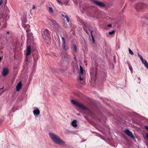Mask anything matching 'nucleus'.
Returning a JSON list of instances; mask_svg holds the SVG:
<instances>
[{
    "mask_svg": "<svg viewBox=\"0 0 148 148\" xmlns=\"http://www.w3.org/2000/svg\"><path fill=\"white\" fill-rule=\"evenodd\" d=\"M49 135L53 141L55 143L61 145H65V142L54 133L50 132Z\"/></svg>",
    "mask_w": 148,
    "mask_h": 148,
    "instance_id": "obj_1",
    "label": "nucleus"
},
{
    "mask_svg": "<svg viewBox=\"0 0 148 148\" xmlns=\"http://www.w3.org/2000/svg\"><path fill=\"white\" fill-rule=\"evenodd\" d=\"M49 135L53 141L55 143L61 145H65V142L54 133L50 132Z\"/></svg>",
    "mask_w": 148,
    "mask_h": 148,
    "instance_id": "obj_2",
    "label": "nucleus"
},
{
    "mask_svg": "<svg viewBox=\"0 0 148 148\" xmlns=\"http://www.w3.org/2000/svg\"><path fill=\"white\" fill-rule=\"evenodd\" d=\"M71 102L73 104L82 110H88V108L84 105L81 103H79L76 102L73 99H72L71 101Z\"/></svg>",
    "mask_w": 148,
    "mask_h": 148,
    "instance_id": "obj_3",
    "label": "nucleus"
},
{
    "mask_svg": "<svg viewBox=\"0 0 148 148\" xmlns=\"http://www.w3.org/2000/svg\"><path fill=\"white\" fill-rule=\"evenodd\" d=\"M134 6L137 11H140L143 10L145 9L146 7L147 8V7L145 4L140 3L135 4Z\"/></svg>",
    "mask_w": 148,
    "mask_h": 148,
    "instance_id": "obj_4",
    "label": "nucleus"
},
{
    "mask_svg": "<svg viewBox=\"0 0 148 148\" xmlns=\"http://www.w3.org/2000/svg\"><path fill=\"white\" fill-rule=\"evenodd\" d=\"M9 10L7 6H4V8L2 13V18H9Z\"/></svg>",
    "mask_w": 148,
    "mask_h": 148,
    "instance_id": "obj_5",
    "label": "nucleus"
},
{
    "mask_svg": "<svg viewBox=\"0 0 148 148\" xmlns=\"http://www.w3.org/2000/svg\"><path fill=\"white\" fill-rule=\"evenodd\" d=\"M50 21V24L52 25V26L56 30H58L60 28V26L58 25V24L56 22V21L54 20L53 19H48Z\"/></svg>",
    "mask_w": 148,
    "mask_h": 148,
    "instance_id": "obj_6",
    "label": "nucleus"
},
{
    "mask_svg": "<svg viewBox=\"0 0 148 148\" xmlns=\"http://www.w3.org/2000/svg\"><path fill=\"white\" fill-rule=\"evenodd\" d=\"M90 73L91 77H96L97 71L96 69L91 68L90 70Z\"/></svg>",
    "mask_w": 148,
    "mask_h": 148,
    "instance_id": "obj_7",
    "label": "nucleus"
},
{
    "mask_svg": "<svg viewBox=\"0 0 148 148\" xmlns=\"http://www.w3.org/2000/svg\"><path fill=\"white\" fill-rule=\"evenodd\" d=\"M124 132L127 135L131 138L134 139L135 138V137L133 135V133L129 129H126L124 131Z\"/></svg>",
    "mask_w": 148,
    "mask_h": 148,
    "instance_id": "obj_8",
    "label": "nucleus"
},
{
    "mask_svg": "<svg viewBox=\"0 0 148 148\" xmlns=\"http://www.w3.org/2000/svg\"><path fill=\"white\" fill-rule=\"evenodd\" d=\"M93 2L94 3L97 5L98 6L101 7H104L105 6V5L103 2L99 1H95V0H93Z\"/></svg>",
    "mask_w": 148,
    "mask_h": 148,
    "instance_id": "obj_9",
    "label": "nucleus"
},
{
    "mask_svg": "<svg viewBox=\"0 0 148 148\" xmlns=\"http://www.w3.org/2000/svg\"><path fill=\"white\" fill-rule=\"evenodd\" d=\"M79 68L80 74L79 76V79L80 81H82L84 79V78L82 76L84 74L83 70V68L81 66H80Z\"/></svg>",
    "mask_w": 148,
    "mask_h": 148,
    "instance_id": "obj_10",
    "label": "nucleus"
},
{
    "mask_svg": "<svg viewBox=\"0 0 148 148\" xmlns=\"http://www.w3.org/2000/svg\"><path fill=\"white\" fill-rule=\"evenodd\" d=\"M45 35H43V38L45 40V42L47 44L50 45L51 44V38L50 37H44Z\"/></svg>",
    "mask_w": 148,
    "mask_h": 148,
    "instance_id": "obj_11",
    "label": "nucleus"
},
{
    "mask_svg": "<svg viewBox=\"0 0 148 148\" xmlns=\"http://www.w3.org/2000/svg\"><path fill=\"white\" fill-rule=\"evenodd\" d=\"M23 27L26 29V31L27 34L28 33L31 31V29H30V25L28 24H23Z\"/></svg>",
    "mask_w": 148,
    "mask_h": 148,
    "instance_id": "obj_12",
    "label": "nucleus"
},
{
    "mask_svg": "<svg viewBox=\"0 0 148 148\" xmlns=\"http://www.w3.org/2000/svg\"><path fill=\"white\" fill-rule=\"evenodd\" d=\"M43 35H45L44 37H50V32L47 29H45V31L42 34V37H43Z\"/></svg>",
    "mask_w": 148,
    "mask_h": 148,
    "instance_id": "obj_13",
    "label": "nucleus"
},
{
    "mask_svg": "<svg viewBox=\"0 0 148 148\" xmlns=\"http://www.w3.org/2000/svg\"><path fill=\"white\" fill-rule=\"evenodd\" d=\"M35 52L36 53L33 54H32V56L33 57L34 61H37L39 58V56L38 53L36 51H35Z\"/></svg>",
    "mask_w": 148,
    "mask_h": 148,
    "instance_id": "obj_14",
    "label": "nucleus"
},
{
    "mask_svg": "<svg viewBox=\"0 0 148 148\" xmlns=\"http://www.w3.org/2000/svg\"><path fill=\"white\" fill-rule=\"evenodd\" d=\"M9 73L8 68H4L2 72V74L3 76H5Z\"/></svg>",
    "mask_w": 148,
    "mask_h": 148,
    "instance_id": "obj_15",
    "label": "nucleus"
},
{
    "mask_svg": "<svg viewBox=\"0 0 148 148\" xmlns=\"http://www.w3.org/2000/svg\"><path fill=\"white\" fill-rule=\"evenodd\" d=\"M27 51L26 53V56H28L30 55L31 53V46L30 45L27 46Z\"/></svg>",
    "mask_w": 148,
    "mask_h": 148,
    "instance_id": "obj_16",
    "label": "nucleus"
},
{
    "mask_svg": "<svg viewBox=\"0 0 148 148\" xmlns=\"http://www.w3.org/2000/svg\"><path fill=\"white\" fill-rule=\"evenodd\" d=\"M27 40H28L32 39L34 38V37L33 36V34L32 32L27 33Z\"/></svg>",
    "mask_w": 148,
    "mask_h": 148,
    "instance_id": "obj_17",
    "label": "nucleus"
},
{
    "mask_svg": "<svg viewBox=\"0 0 148 148\" xmlns=\"http://www.w3.org/2000/svg\"><path fill=\"white\" fill-rule=\"evenodd\" d=\"M33 112L35 116L38 115L40 114V111L38 108H36V109L34 110Z\"/></svg>",
    "mask_w": 148,
    "mask_h": 148,
    "instance_id": "obj_18",
    "label": "nucleus"
},
{
    "mask_svg": "<svg viewBox=\"0 0 148 148\" xmlns=\"http://www.w3.org/2000/svg\"><path fill=\"white\" fill-rule=\"evenodd\" d=\"M22 87V84L21 81L20 82L18 83L17 85L16 86V91H18Z\"/></svg>",
    "mask_w": 148,
    "mask_h": 148,
    "instance_id": "obj_19",
    "label": "nucleus"
},
{
    "mask_svg": "<svg viewBox=\"0 0 148 148\" xmlns=\"http://www.w3.org/2000/svg\"><path fill=\"white\" fill-rule=\"evenodd\" d=\"M71 48L75 53H76L77 51V47L76 44L75 43H73Z\"/></svg>",
    "mask_w": 148,
    "mask_h": 148,
    "instance_id": "obj_20",
    "label": "nucleus"
},
{
    "mask_svg": "<svg viewBox=\"0 0 148 148\" xmlns=\"http://www.w3.org/2000/svg\"><path fill=\"white\" fill-rule=\"evenodd\" d=\"M77 121L76 120H73L71 123L72 126L74 127H77Z\"/></svg>",
    "mask_w": 148,
    "mask_h": 148,
    "instance_id": "obj_21",
    "label": "nucleus"
},
{
    "mask_svg": "<svg viewBox=\"0 0 148 148\" xmlns=\"http://www.w3.org/2000/svg\"><path fill=\"white\" fill-rule=\"evenodd\" d=\"M142 63L144 64L145 66L148 69V63L145 60L143 59V61H142Z\"/></svg>",
    "mask_w": 148,
    "mask_h": 148,
    "instance_id": "obj_22",
    "label": "nucleus"
},
{
    "mask_svg": "<svg viewBox=\"0 0 148 148\" xmlns=\"http://www.w3.org/2000/svg\"><path fill=\"white\" fill-rule=\"evenodd\" d=\"M127 63L128 64V66L129 67V69L131 71V73H132L133 72V69H132V67L131 65H130L129 62L128 61L127 62Z\"/></svg>",
    "mask_w": 148,
    "mask_h": 148,
    "instance_id": "obj_23",
    "label": "nucleus"
},
{
    "mask_svg": "<svg viewBox=\"0 0 148 148\" xmlns=\"http://www.w3.org/2000/svg\"><path fill=\"white\" fill-rule=\"evenodd\" d=\"M65 44V42L64 43H62V45L64 49L65 50H66L69 49V47L68 46H66Z\"/></svg>",
    "mask_w": 148,
    "mask_h": 148,
    "instance_id": "obj_24",
    "label": "nucleus"
},
{
    "mask_svg": "<svg viewBox=\"0 0 148 148\" xmlns=\"http://www.w3.org/2000/svg\"><path fill=\"white\" fill-rule=\"evenodd\" d=\"M49 12L50 13H52L54 12V10L53 8L51 7L49 8Z\"/></svg>",
    "mask_w": 148,
    "mask_h": 148,
    "instance_id": "obj_25",
    "label": "nucleus"
},
{
    "mask_svg": "<svg viewBox=\"0 0 148 148\" xmlns=\"http://www.w3.org/2000/svg\"><path fill=\"white\" fill-rule=\"evenodd\" d=\"M21 21L22 26L23 24H25L26 23L27 21V19H21Z\"/></svg>",
    "mask_w": 148,
    "mask_h": 148,
    "instance_id": "obj_26",
    "label": "nucleus"
},
{
    "mask_svg": "<svg viewBox=\"0 0 148 148\" xmlns=\"http://www.w3.org/2000/svg\"><path fill=\"white\" fill-rule=\"evenodd\" d=\"M78 23L80 25L84 24V22L82 19H79L78 20Z\"/></svg>",
    "mask_w": 148,
    "mask_h": 148,
    "instance_id": "obj_27",
    "label": "nucleus"
},
{
    "mask_svg": "<svg viewBox=\"0 0 148 148\" xmlns=\"http://www.w3.org/2000/svg\"><path fill=\"white\" fill-rule=\"evenodd\" d=\"M61 15L63 17H64L66 18H69L68 17L67 14L64 13L63 14H61Z\"/></svg>",
    "mask_w": 148,
    "mask_h": 148,
    "instance_id": "obj_28",
    "label": "nucleus"
},
{
    "mask_svg": "<svg viewBox=\"0 0 148 148\" xmlns=\"http://www.w3.org/2000/svg\"><path fill=\"white\" fill-rule=\"evenodd\" d=\"M138 55L139 58L140 59V60H141V61H143V58L142 56L141 55H140L139 53H138Z\"/></svg>",
    "mask_w": 148,
    "mask_h": 148,
    "instance_id": "obj_29",
    "label": "nucleus"
},
{
    "mask_svg": "<svg viewBox=\"0 0 148 148\" xmlns=\"http://www.w3.org/2000/svg\"><path fill=\"white\" fill-rule=\"evenodd\" d=\"M115 32V30H113L111 32H109V34L110 35H112Z\"/></svg>",
    "mask_w": 148,
    "mask_h": 148,
    "instance_id": "obj_30",
    "label": "nucleus"
},
{
    "mask_svg": "<svg viewBox=\"0 0 148 148\" xmlns=\"http://www.w3.org/2000/svg\"><path fill=\"white\" fill-rule=\"evenodd\" d=\"M128 50L129 51V53L132 55H133L134 54L133 53L130 48H129Z\"/></svg>",
    "mask_w": 148,
    "mask_h": 148,
    "instance_id": "obj_31",
    "label": "nucleus"
},
{
    "mask_svg": "<svg viewBox=\"0 0 148 148\" xmlns=\"http://www.w3.org/2000/svg\"><path fill=\"white\" fill-rule=\"evenodd\" d=\"M36 61H34V62L33 63V66L35 68L36 66Z\"/></svg>",
    "mask_w": 148,
    "mask_h": 148,
    "instance_id": "obj_32",
    "label": "nucleus"
},
{
    "mask_svg": "<svg viewBox=\"0 0 148 148\" xmlns=\"http://www.w3.org/2000/svg\"><path fill=\"white\" fill-rule=\"evenodd\" d=\"M61 38L62 39V43H64L65 42V40L64 38L63 37H62Z\"/></svg>",
    "mask_w": 148,
    "mask_h": 148,
    "instance_id": "obj_33",
    "label": "nucleus"
},
{
    "mask_svg": "<svg viewBox=\"0 0 148 148\" xmlns=\"http://www.w3.org/2000/svg\"><path fill=\"white\" fill-rule=\"evenodd\" d=\"M91 38H92L93 43H94L95 42V39H94L93 36H92V37H91Z\"/></svg>",
    "mask_w": 148,
    "mask_h": 148,
    "instance_id": "obj_34",
    "label": "nucleus"
},
{
    "mask_svg": "<svg viewBox=\"0 0 148 148\" xmlns=\"http://www.w3.org/2000/svg\"><path fill=\"white\" fill-rule=\"evenodd\" d=\"M68 25V24L66 23H65V22H64V27H66Z\"/></svg>",
    "mask_w": 148,
    "mask_h": 148,
    "instance_id": "obj_35",
    "label": "nucleus"
},
{
    "mask_svg": "<svg viewBox=\"0 0 148 148\" xmlns=\"http://www.w3.org/2000/svg\"><path fill=\"white\" fill-rule=\"evenodd\" d=\"M144 128L147 131H148V126L147 125H145V126Z\"/></svg>",
    "mask_w": 148,
    "mask_h": 148,
    "instance_id": "obj_36",
    "label": "nucleus"
},
{
    "mask_svg": "<svg viewBox=\"0 0 148 148\" xmlns=\"http://www.w3.org/2000/svg\"><path fill=\"white\" fill-rule=\"evenodd\" d=\"M146 137L147 140H148V133H146Z\"/></svg>",
    "mask_w": 148,
    "mask_h": 148,
    "instance_id": "obj_37",
    "label": "nucleus"
},
{
    "mask_svg": "<svg viewBox=\"0 0 148 148\" xmlns=\"http://www.w3.org/2000/svg\"><path fill=\"white\" fill-rule=\"evenodd\" d=\"M69 0H66L65 1V4L66 5L69 2Z\"/></svg>",
    "mask_w": 148,
    "mask_h": 148,
    "instance_id": "obj_38",
    "label": "nucleus"
},
{
    "mask_svg": "<svg viewBox=\"0 0 148 148\" xmlns=\"http://www.w3.org/2000/svg\"><path fill=\"white\" fill-rule=\"evenodd\" d=\"M25 59L26 61H28V58L27 56H26Z\"/></svg>",
    "mask_w": 148,
    "mask_h": 148,
    "instance_id": "obj_39",
    "label": "nucleus"
},
{
    "mask_svg": "<svg viewBox=\"0 0 148 148\" xmlns=\"http://www.w3.org/2000/svg\"><path fill=\"white\" fill-rule=\"evenodd\" d=\"M59 3H61L62 2L60 1V0H56Z\"/></svg>",
    "mask_w": 148,
    "mask_h": 148,
    "instance_id": "obj_40",
    "label": "nucleus"
},
{
    "mask_svg": "<svg viewBox=\"0 0 148 148\" xmlns=\"http://www.w3.org/2000/svg\"><path fill=\"white\" fill-rule=\"evenodd\" d=\"M3 2L2 1V0H0V6L1 5V4Z\"/></svg>",
    "mask_w": 148,
    "mask_h": 148,
    "instance_id": "obj_41",
    "label": "nucleus"
},
{
    "mask_svg": "<svg viewBox=\"0 0 148 148\" xmlns=\"http://www.w3.org/2000/svg\"><path fill=\"white\" fill-rule=\"evenodd\" d=\"M112 25L111 24H109L107 25L108 27H111L112 26Z\"/></svg>",
    "mask_w": 148,
    "mask_h": 148,
    "instance_id": "obj_42",
    "label": "nucleus"
},
{
    "mask_svg": "<svg viewBox=\"0 0 148 148\" xmlns=\"http://www.w3.org/2000/svg\"><path fill=\"white\" fill-rule=\"evenodd\" d=\"M148 18V15L145 16V18Z\"/></svg>",
    "mask_w": 148,
    "mask_h": 148,
    "instance_id": "obj_43",
    "label": "nucleus"
},
{
    "mask_svg": "<svg viewBox=\"0 0 148 148\" xmlns=\"http://www.w3.org/2000/svg\"><path fill=\"white\" fill-rule=\"evenodd\" d=\"M36 8V7L34 5L33 6L32 8H33V9H35Z\"/></svg>",
    "mask_w": 148,
    "mask_h": 148,
    "instance_id": "obj_44",
    "label": "nucleus"
},
{
    "mask_svg": "<svg viewBox=\"0 0 148 148\" xmlns=\"http://www.w3.org/2000/svg\"><path fill=\"white\" fill-rule=\"evenodd\" d=\"M70 19H66V21H67V22H68V23H69V21Z\"/></svg>",
    "mask_w": 148,
    "mask_h": 148,
    "instance_id": "obj_45",
    "label": "nucleus"
},
{
    "mask_svg": "<svg viewBox=\"0 0 148 148\" xmlns=\"http://www.w3.org/2000/svg\"><path fill=\"white\" fill-rule=\"evenodd\" d=\"M64 59H66V58L67 56H66V55H64Z\"/></svg>",
    "mask_w": 148,
    "mask_h": 148,
    "instance_id": "obj_46",
    "label": "nucleus"
},
{
    "mask_svg": "<svg viewBox=\"0 0 148 148\" xmlns=\"http://www.w3.org/2000/svg\"><path fill=\"white\" fill-rule=\"evenodd\" d=\"M2 57H0V62L1 61V60H2Z\"/></svg>",
    "mask_w": 148,
    "mask_h": 148,
    "instance_id": "obj_47",
    "label": "nucleus"
},
{
    "mask_svg": "<svg viewBox=\"0 0 148 148\" xmlns=\"http://www.w3.org/2000/svg\"><path fill=\"white\" fill-rule=\"evenodd\" d=\"M90 35L91 36V37H92V36H93L92 33H90Z\"/></svg>",
    "mask_w": 148,
    "mask_h": 148,
    "instance_id": "obj_48",
    "label": "nucleus"
},
{
    "mask_svg": "<svg viewBox=\"0 0 148 148\" xmlns=\"http://www.w3.org/2000/svg\"><path fill=\"white\" fill-rule=\"evenodd\" d=\"M138 79L139 80V81H140V77H138Z\"/></svg>",
    "mask_w": 148,
    "mask_h": 148,
    "instance_id": "obj_49",
    "label": "nucleus"
},
{
    "mask_svg": "<svg viewBox=\"0 0 148 148\" xmlns=\"http://www.w3.org/2000/svg\"><path fill=\"white\" fill-rule=\"evenodd\" d=\"M4 88V87H3V88H0V90H1V89H2L3 88Z\"/></svg>",
    "mask_w": 148,
    "mask_h": 148,
    "instance_id": "obj_50",
    "label": "nucleus"
},
{
    "mask_svg": "<svg viewBox=\"0 0 148 148\" xmlns=\"http://www.w3.org/2000/svg\"><path fill=\"white\" fill-rule=\"evenodd\" d=\"M92 32H93V31L92 30H91V31H90V33H92Z\"/></svg>",
    "mask_w": 148,
    "mask_h": 148,
    "instance_id": "obj_51",
    "label": "nucleus"
},
{
    "mask_svg": "<svg viewBox=\"0 0 148 148\" xmlns=\"http://www.w3.org/2000/svg\"><path fill=\"white\" fill-rule=\"evenodd\" d=\"M77 114L78 116L80 115V114L79 113Z\"/></svg>",
    "mask_w": 148,
    "mask_h": 148,
    "instance_id": "obj_52",
    "label": "nucleus"
},
{
    "mask_svg": "<svg viewBox=\"0 0 148 148\" xmlns=\"http://www.w3.org/2000/svg\"><path fill=\"white\" fill-rule=\"evenodd\" d=\"M74 59H75V60H76V57H74Z\"/></svg>",
    "mask_w": 148,
    "mask_h": 148,
    "instance_id": "obj_53",
    "label": "nucleus"
},
{
    "mask_svg": "<svg viewBox=\"0 0 148 148\" xmlns=\"http://www.w3.org/2000/svg\"><path fill=\"white\" fill-rule=\"evenodd\" d=\"M9 32H7V34H9Z\"/></svg>",
    "mask_w": 148,
    "mask_h": 148,
    "instance_id": "obj_54",
    "label": "nucleus"
},
{
    "mask_svg": "<svg viewBox=\"0 0 148 148\" xmlns=\"http://www.w3.org/2000/svg\"><path fill=\"white\" fill-rule=\"evenodd\" d=\"M147 33H148V31H147Z\"/></svg>",
    "mask_w": 148,
    "mask_h": 148,
    "instance_id": "obj_55",
    "label": "nucleus"
}]
</instances>
